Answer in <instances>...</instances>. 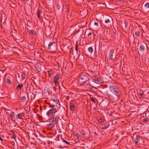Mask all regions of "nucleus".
<instances>
[{
    "label": "nucleus",
    "instance_id": "obj_1",
    "mask_svg": "<svg viewBox=\"0 0 149 149\" xmlns=\"http://www.w3.org/2000/svg\"><path fill=\"white\" fill-rule=\"evenodd\" d=\"M121 94V92L119 88L114 85H110L108 90L107 92V95L110 98H112L115 96L118 98Z\"/></svg>",
    "mask_w": 149,
    "mask_h": 149
},
{
    "label": "nucleus",
    "instance_id": "obj_41",
    "mask_svg": "<svg viewBox=\"0 0 149 149\" xmlns=\"http://www.w3.org/2000/svg\"><path fill=\"white\" fill-rule=\"evenodd\" d=\"M91 35H92V32H89V33L88 34V36H90Z\"/></svg>",
    "mask_w": 149,
    "mask_h": 149
},
{
    "label": "nucleus",
    "instance_id": "obj_31",
    "mask_svg": "<svg viewBox=\"0 0 149 149\" xmlns=\"http://www.w3.org/2000/svg\"><path fill=\"white\" fill-rule=\"evenodd\" d=\"M109 127V125H107L104 126L102 127V128L103 129H106L108 128Z\"/></svg>",
    "mask_w": 149,
    "mask_h": 149
},
{
    "label": "nucleus",
    "instance_id": "obj_25",
    "mask_svg": "<svg viewBox=\"0 0 149 149\" xmlns=\"http://www.w3.org/2000/svg\"><path fill=\"white\" fill-rule=\"evenodd\" d=\"M21 77L23 79H24L26 78V74L24 72H22L21 74Z\"/></svg>",
    "mask_w": 149,
    "mask_h": 149
},
{
    "label": "nucleus",
    "instance_id": "obj_38",
    "mask_svg": "<svg viewBox=\"0 0 149 149\" xmlns=\"http://www.w3.org/2000/svg\"><path fill=\"white\" fill-rule=\"evenodd\" d=\"M33 42H31L29 44L30 47H32L33 46Z\"/></svg>",
    "mask_w": 149,
    "mask_h": 149
},
{
    "label": "nucleus",
    "instance_id": "obj_33",
    "mask_svg": "<svg viewBox=\"0 0 149 149\" xmlns=\"http://www.w3.org/2000/svg\"><path fill=\"white\" fill-rule=\"evenodd\" d=\"M16 137V136L14 134L13 135L11 136V138L12 139H14L15 140V138Z\"/></svg>",
    "mask_w": 149,
    "mask_h": 149
},
{
    "label": "nucleus",
    "instance_id": "obj_21",
    "mask_svg": "<svg viewBox=\"0 0 149 149\" xmlns=\"http://www.w3.org/2000/svg\"><path fill=\"white\" fill-rule=\"evenodd\" d=\"M51 100L56 103V106H57V104L58 105H60L59 104V101L57 99H52Z\"/></svg>",
    "mask_w": 149,
    "mask_h": 149
},
{
    "label": "nucleus",
    "instance_id": "obj_2",
    "mask_svg": "<svg viewBox=\"0 0 149 149\" xmlns=\"http://www.w3.org/2000/svg\"><path fill=\"white\" fill-rule=\"evenodd\" d=\"M78 83L80 85L86 86L90 84L88 74H81L79 75Z\"/></svg>",
    "mask_w": 149,
    "mask_h": 149
},
{
    "label": "nucleus",
    "instance_id": "obj_28",
    "mask_svg": "<svg viewBox=\"0 0 149 149\" xmlns=\"http://www.w3.org/2000/svg\"><path fill=\"white\" fill-rule=\"evenodd\" d=\"M42 13V11L40 10H38L37 13V14L38 15V18H40V14Z\"/></svg>",
    "mask_w": 149,
    "mask_h": 149
},
{
    "label": "nucleus",
    "instance_id": "obj_46",
    "mask_svg": "<svg viewBox=\"0 0 149 149\" xmlns=\"http://www.w3.org/2000/svg\"><path fill=\"white\" fill-rule=\"evenodd\" d=\"M60 136V134H58L56 136V138H58Z\"/></svg>",
    "mask_w": 149,
    "mask_h": 149
},
{
    "label": "nucleus",
    "instance_id": "obj_40",
    "mask_svg": "<svg viewBox=\"0 0 149 149\" xmlns=\"http://www.w3.org/2000/svg\"><path fill=\"white\" fill-rule=\"evenodd\" d=\"M75 136L77 138H79L80 135L78 134H75Z\"/></svg>",
    "mask_w": 149,
    "mask_h": 149
},
{
    "label": "nucleus",
    "instance_id": "obj_45",
    "mask_svg": "<svg viewBox=\"0 0 149 149\" xmlns=\"http://www.w3.org/2000/svg\"><path fill=\"white\" fill-rule=\"evenodd\" d=\"M60 7V6H59V5L58 4H57V6H56V8H57L58 9H59Z\"/></svg>",
    "mask_w": 149,
    "mask_h": 149
},
{
    "label": "nucleus",
    "instance_id": "obj_11",
    "mask_svg": "<svg viewBox=\"0 0 149 149\" xmlns=\"http://www.w3.org/2000/svg\"><path fill=\"white\" fill-rule=\"evenodd\" d=\"M134 141L135 142V144L136 145H138L139 142L140 140V138L139 136H136L135 138L134 139Z\"/></svg>",
    "mask_w": 149,
    "mask_h": 149
},
{
    "label": "nucleus",
    "instance_id": "obj_15",
    "mask_svg": "<svg viewBox=\"0 0 149 149\" xmlns=\"http://www.w3.org/2000/svg\"><path fill=\"white\" fill-rule=\"evenodd\" d=\"M70 109L71 111H73L76 108L75 105L74 103H70Z\"/></svg>",
    "mask_w": 149,
    "mask_h": 149
},
{
    "label": "nucleus",
    "instance_id": "obj_18",
    "mask_svg": "<svg viewBox=\"0 0 149 149\" xmlns=\"http://www.w3.org/2000/svg\"><path fill=\"white\" fill-rule=\"evenodd\" d=\"M36 68L37 70L39 72L41 70V66L40 63L37 64L36 66Z\"/></svg>",
    "mask_w": 149,
    "mask_h": 149
},
{
    "label": "nucleus",
    "instance_id": "obj_6",
    "mask_svg": "<svg viewBox=\"0 0 149 149\" xmlns=\"http://www.w3.org/2000/svg\"><path fill=\"white\" fill-rule=\"evenodd\" d=\"M60 78V75L59 74H56L55 75L53 80V82L55 84V85H57L59 84L58 80Z\"/></svg>",
    "mask_w": 149,
    "mask_h": 149
},
{
    "label": "nucleus",
    "instance_id": "obj_9",
    "mask_svg": "<svg viewBox=\"0 0 149 149\" xmlns=\"http://www.w3.org/2000/svg\"><path fill=\"white\" fill-rule=\"evenodd\" d=\"M24 115V112L18 113L16 116V120H17L18 119H22Z\"/></svg>",
    "mask_w": 149,
    "mask_h": 149
},
{
    "label": "nucleus",
    "instance_id": "obj_7",
    "mask_svg": "<svg viewBox=\"0 0 149 149\" xmlns=\"http://www.w3.org/2000/svg\"><path fill=\"white\" fill-rule=\"evenodd\" d=\"M113 21L112 18L110 17L109 18L105 20L104 21L105 24H104L105 26H109V25L110 24L111 22H113Z\"/></svg>",
    "mask_w": 149,
    "mask_h": 149
},
{
    "label": "nucleus",
    "instance_id": "obj_5",
    "mask_svg": "<svg viewBox=\"0 0 149 149\" xmlns=\"http://www.w3.org/2000/svg\"><path fill=\"white\" fill-rule=\"evenodd\" d=\"M57 111V110L55 108H52L47 111L46 113L47 116L52 115L53 114H55Z\"/></svg>",
    "mask_w": 149,
    "mask_h": 149
},
{
    "label": "nucleus",
    "instance_id": "obj_54",
    "mask_svg": "<svg viewBox=\"0 0 149 149\" xmlns=\"http://www.w3.org/2000/svg\"><path fill=\"white\" fill-rule=\"evenodd\" d=\"M86 31H85V33H86Z\"/></svg>",
    "mask_w": 149,
    "mask_h": 149
},
{
    "label": "nucleus",
    "instance_id": "obj_10",
    "mask_svg": "<svg viewBox=\"0 0 149 149\" xmlns=\"http://www.w3.org/2000/svg\"><path fill=\"white\" fill-rule=\"evenodd\" d=\"M57 116L55 115V114H53L51 115V118L50 119V121L52 123L56 121Z\"/></svg>",
    "mask_w": 149,
    "mask_h": 149
},
{
    "label": "nucleus",
    "instance_id": "obj_13",
    "mask_svg": "<svg viewBox=\"0 0 149 149\" xmlns=\"http://www.w3.org/2000/svg\"><path fill=\"white\" fill-rule=\"evenodd\" d=\"M11 113L9 115V116L11 120L13 122H15V121L16 119L14 118L15 115L14 114V112H11Z\"/></svg>",
    "mask_w": 149,
    "mask_h": 149
},
{
    "label": "nucleus",
    "instance_id": "obj_22",
    "mask_svg": "<svg viewBox=\"0 0 149 149\" xmlns=\"http://www.w3.org/2000/svg\"><path fill=\"white\" fill-rule=\"evenodd\" d=\"M20 100L22 102H25L26 101V97L24 96L21 97Z\"/></svg>",
    "mask_w": 149,
    "mask_h": 149
},
{
    "label": "nucleus",
    "instance_id": "obj_27",
    "mask_svg": "<svg viewBox=\"0 0 149 149\" xmlns=\"http://www.w3.org/2000/svg\"><path fill=\"white\" fill-rule=\"evenodd\" d=\"M124 26L126 28H127L128 26V23L127 21H126V20H125L124 21Z\"/></svg>",
    "mask_w": 149,
    "mask_h": 149
},
{
    "label": "nucleus",
    "instance_id": "obj_55",
    "mask_svg": "<svg viewBox=\"0 0 149 149\" xmlns=\"http://www.w3.org/2000/svg\"><path fill=\"white\" fill-rule=\"evenodd\" d=\"M112 1H113L114 0H111Z\"/></svg>",
    "mask_w": 149,
    "mask_h": 149
},
{
    "label": "nucleus",
    "instance_id": "obj_12",
    "mask_svg": "<svg viewBox=\"0 0 149 149\" xmlns=\"http://www.w3.org/2000/svg\"><path fill=\"white\" fill-rule=\"evenodd\" d=\"M114 53V50L111 49L110 51L109 55V59L110 60H112L113 59V56Z\"/></svg>",
    "mask_w": 149,
    "mask_h": 149
},
{
    "label": "nucleus",
    "instance_id": "obj_43",
    "mask_svg": "<svg viewBox=\"0 0 149 149\" xmlns=\"http://www.w3.org/2000/svg\"><path fill=\"white\" fill-rule=\"evenodd\" d=\"M58 147L59 148H60L62 149L63 148H64V147H62L61 146H58Z\"/></svg>",
    "mask_w": 149,
    "mask_h": 149
},
{
    "label": "nucleus",
    "instance_id": "obj_49",
    "mask_svg": "<svg viewBox=\"0 0 149 149\" xmlns=\"http://www.w3.org/2000/svg\"><path fill=\"white\" fill-rule=\"evenodd\" d=\"M146 59L147 60V61L148 62H149V59L147 58Z\"/></svg>",
    "mask_w": 149,
    "mask_h": 149
},
{
    "label": "nucleus",
    "instance_id": "obj_26",
    "mask_svg": "<svg viewBox=\"0 0 149 149\" xmlns=\"http://www.w3.org/2000/svg\"><path fill=\"white\" fill-rule=\"evenodd\" d=\"M29 32L33 35H35L36 34V32L33 30H30Z\"/></svg>",
    "mask_w": 149,
    "mask_h": 149
},
{
    "label": "nucleus",
    "instance_id": "obj_14",
    "mask_svg": "<svg viewBox=\"0 0 149 149\" xmlns=\"http://www.w3.org/2000/svg\"><path fill=\"white\" fill-rule=\"evenodd\" d=\"M88 76L91 77H97V74L95 72H92L88 74Z\"/></svg>",
    "mask_w": 149,
    "mask_h": 149
},
{
    "label": "nucleus",
    "instance_id": "obj_51",
    "mask_svg": "<svg viewBox=\"0 0 149 149\" xmlns=\"http://www.w3.org/2000/svg\"><path fill=\"white\" fill-rule=\"evenodd\" d=\"M0 139L1 141H2L3 140L0 137Z\"/></svg>",
    "mask_w": 149,
    "mask_h": 149
},
{
    "label": "nucleus",
    "instance_id": "obj_17",
    "mask_svg": "<svg viewBox=\"0 0 149 149\" xmlns=\"http://www.w3.org/2000/svg\"><path fill=\"white\" fill-rule=\"evenodd\" d=\"M11 78L10 77H7L6 80V83L8 84H11L12 83V81L11 80Z\"/></svg>",
    "mask_w": 149,
    "mask_h": 149
},
{
    "label": "nucleus",
    "instance_id": "obj_4",
    "mask_svg": "<svg viewBox=\"0 0 149 149\" xmlns=\"http://www.w3.org/2000/svg\"><path fill=\"white\" fill-rule=\"evenodd\" d=\"M93 80L94 83L98 84H101L103 82V80L101 77L94 79H93Z\"/></svg>",
    "mask_w": 149,
    "mask_h": 149
},
{
    "label": "nucleus",
    "instance_id": "obj_20",
    "mask_svg": "<svg viewBox=\"0 0 149 149\" xmlns=\"http://www.w3.org/2000/svg\"><path fill=\"white\" fill-rule=\"evenodd\" d=\"M91 91L93 93H95L97 92V89L96 87L93 86H92L90 88Z\"/></svg>",
    "mask_w": 149,
    "mask_h": 149
},
{
    "label": "nucleus",
    "instance_id": "obj_39",
    "mask_svg": "<svg viewBox=\"0 0 149 149\" xmlns=\"http://www.w3.org/2000/svg\"><path fill=\"white\" fill-rule=\"evenodd\" d=\"M56 106L55 104H51L50 105V106H52V108H54L55 107V106Z\"/></svg>",
    "mask_w": 149,
    "mask_h": 149
},
{
    "label": "nucleus",
    "instance_id": "obj_16",
    "mask_svg": "<svg viewBox=\"0 0 149 149\" xmlns=\"http://www.w3.org/2000/svg\"><path fill=\"white\" fill-rule=\"evenodd\" d=\"M23 84H18L16 88V90L18 91L21 90L22 87H23Z\"/></svg>",
    "mask_w": 149,
    "mask_h": 149
},
{
    "label": "nucleus",
    "instance_id": "obj_48",
    "mask_svg": "<svg viewBox=\"0 0 149 149\" xmlns=\"http://www.w3.org/2000/svg\"><path fill=\"white\" fill-rule=\"evenodd\" d=\"M66 98H67V99H68V100L69 99V96H66Z\"/></svg>",
    "mask_w": 149,
    "mask_h": 149
},
{
    "label": "nucleus",
    "instance_id": "obj_36",
    "mask_svg": "<svg viewBox=\"0 0 149 149\" xmlns=\"http://www.w3.org/2000/svg\"><path fill=\"white\" fill-rule=\"evenodd\" d=\"M90 100L91 101H93V102H95V99H94V98H91L90 99Z\"/></svg>",
    "mask_w": 149,
    "mask_h": 149
},
{
    "label": "nucleus",
    "instance_id": "obj_30",
    "mask_svg": "<svg viewBox=\"0 0 149 149\" xmlns=\"http://www.w3.org/2000/svg\"><path fill=\"white\" fill-rule=\"evenodd\" d=\"M145 7L146 8H149V3H147L145 5Z\"/></svg>",
    "mask_w": 149,
    "mask_h": 149
},
{
    "label": "nucleus",
    "instance_id": "obj_19",
    "mask_svg": "<svg viewBox=\"0 0 149 149\" xmlns=\"http://www.w3.org/2000/svg\"><path fill=\"white\" fill-rule=\"evenodd\" d=\"M82 135L86 139L88 138L89 137L88 134L84 131H83Z\"/></svg>",
    "mask_w": 149,
    "mask_h": 149
},
{
    "label": "nucleus",
    "instance_id": "obj_37",
    "mask_svg": "<svg viewBox=\"0 0 149 149\" xmlns=\"http://www.w3.org/2000/svg\"><path fill=\"white\" fill-rule=\"evenodd\" d=\"M49 126L51 127H52V128H53L54 127V125H53V124H50L49 125Z\"/></svg>",
    "mask_w": 149,
    "mask_h": 149
},
{
    "label": "nucleus",
    "instance_id": "obj_47",
    "mask_svg": "<svg viewBox=\"0 0 149 149\" xmlns=\"http://www.w3.org/2000/svg\"><path fill=\"white\" fill-rule=\"evenodd\" d=\"M51 71H50V72ZM48 74H49V77H50L51 76V74L49 73V71L48 72Z\"/></svg>",
    "mask_w": 149,
    "mask_h": 149
},
{
    "label": "nucleus",
    "instance_id": "obj_8",
    "mask_svg": "<svg viewBox=\"0 0 149 149\" xmlns=\"http://www.w3.org/2000/svg\"><path fill=\"white\" fill-rule=\"evenodd\" d=\"M147 47V45L146 42H143L142 44L140 45L139 50L140 51H143L146 47Z\"/></svg>",
    "mask_w": 149,
    "mask_h": 149
},
{
    "label": "nucleus",
    "instance_id": "obj_56",
    "mask_svg": "<svg viewBox=\"0 0 149 149\" xmlns=\"http://www.w3.org/2000/svg\"><path fill=\"white\" fill-rule=\"evenodd\" d=\"M35 98V97H34L33 98L34 99Z\"/></svg>",
    "mask_w": 149,
    "mask_h": 149
},
{
    "label": "nucleus",
    "instance_id": "obj_50",
    "mask_svg": "<svg viewBox=\"0 0 149 149\" xmlns=\"http://www.w3.org/2000/svg\"><path fill=\"white\" fill-rule=\"evenodd\" d=\"M95 135H97L98 134H97L96 133V132H95Z\"/></svg>",
    "mask_w": 149,
    "mask_h": 149
},
{
    "label": "nucleus",
    "instance_id": "obj_32",
    "mask_svg": "<svg viewBox=\"0 0 149 149\" xmlns=\"http://www.w3.org/2000/svg\"><path fill=\"white\" fill-rule=\"evenodd\" d=\"M62 141L64 142H65L67 144H68L69 145H70V143H69L67 141H66L65 140L63 139H62Z\"/></svg>",
    "mask_w": 149,
    "mask_h": 149
},
{
    "label": "nucleus",
    "instance_id": "obj_35",
    "mask_svg": "<svg viewBox=\"0 0 149 149\" xmlns=\"http://www.w3.org/2000/svg\"><path fill=\"white\" fill-rule=\"evenodd\" d=\"M66 9L67 10L66 11L67 12H68L69 10V6L68 5H66Z\"/></svg>",
    "mask_w": 149,
    "mask_h": 149
},
{
    "label": "nucleus",
    "instance_id": "obj_42",
    "mask_svg": "<svg viewBox=\"0 0 149 149\" xmlns=\"http://www.w3.org/2000/svg\"><path fill=\"white\" fill-rule=\"evenodd\" d=\"M139 95L141 97H142L143 95H144V94L143 93H140Z\"/></svg>",
    "mask_w": 149,
    "mask_h": 149
},
{
    "label": "nucleus",
    "instance_id": "obj_29",
    "mask_svg": "<svg viewBox=\"0 0 149 149\" xmlns=\"http://www.w3.org/2000/svg\"><path fill=\"white\" fill-rule=\"evenodd\" d=\"M135 35L137 36H139L140 34V33L139 31L136 32L135 33Z\"/></svg>",
    "mask_w": 149,
    "mask_h": 149
},
{
    "label": "nucleus",
    "instance_id": "obj_34",
    "mask_svg": "<svg viewBox=\"0 0 149 149\" xmlns=\"http://www.w3.org/2000/svg\"><path fill=\"white\" fill-rule=\"evenodd\" d=\"M75 47H76V49H75L76 51V52H77L78 50V46L77 45V42H76V43Z\"/></svg>",
    "mask_w": 149,
    "mask_h": 149
},
{
    "label": "nucleus",
    "instance_id": "obj_23",
    "mask_svg": "<svg viewBox=\"0 0 149 149\" xmlns=\"http://www.w3.org/2000/svg\"><path fill=\"white\" fill-rule=\"evenodd\" d=\"M142 121L144 123H147L149 122V120L148 118H145Z\"/></svg>",
    "mask_w": 149,
    "mask_h": 149
},
{
    "label": "nucleus",
    "instance_id": "obj_52",
    "mask_svg": "<svg viewBox=\"0 0 149 149\" xmlns=\"http://www.w3.org/2000/svg\"><path fill=\"white\" fill-rule=\"evenodd\" d=\"M79 55L78 57L77 58V59H78L79 58Z\"/></svg>",
    "mask_w": 149,
    "mask_h": 149
},
{
    "label": "nucleus",
    "instance_id": "obj_53",
    "mask_svg": "<svg viewBox=\"0 0 149 149\" xmlns=\"http://www.w3.org/2000/svg\"><path fill=\"white\" fill-rule=\"evenodd\" d=\"M119 1H122V0H118Z\"/></svg>",
    "mask_w": 149,
    "mask_h": 149
},
{
    "label": "nucleus",
    "instance_id": "obj_24",
    "mask_svg": "<svg viewBox=\"0 0 149 149\" xmlns=\"http://www.w3.org/2000/svg\"><path fill=\"white\" fill-rule=\"evenodd\" d=\"M88 51L91 53H92L93 51V49L92 47H89L88 49Z\"/></svg>",
    "mask_w": 149,
    "mask_h": 149
},
{
    "label": "nucleus",
    "instance_id": "obj_44",
    "mask_svg": "<svg viewBox=\"0 0 149 149\" xmlns=\"http://www.w3.org/2000/svg\"><path fill=\"white\" fill-rule=\"evenodd\" d=\"M94 24L97 26H98V24L97 22H95Z\"/></svg>",
    "mask_w": 149,
    "mask_h": 149
},
{
    "label": "nucleus",
    "instance_id": "obj_3",
    "mask_svg": "<svg viewBox=\"0 0 149 149\" xmlns=\"http://www.w3.org/2000/svg\"><path fill=\"white\" fill-rule=\"evenodd\" d=\"M48 49H52L54 51H56L57 49V44L54 42H50L48 45Z\"/></svg>",
    "mask_w": 149,
    "mask_h": 149
}]
</instances>
